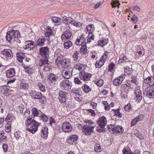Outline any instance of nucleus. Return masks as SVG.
Segmentation results:
<instances>
[{
    "label": "nucleus",
    "mask_w": 154,
    "mask_h": 154,
    "mask_svg": "<svg viewBox=\"0 0 154 154\" xmlns=\"http://www.w3.org/2000/svg\"><path fill=\"white\" fill-rule=\"evenodd\" d=\"M32 117L29 116L25 122V124L27 128L26 129L27 131H29L32 134L35 133L38 130L39 123L32 119Z\"/></svg>",
    "instance_id": "obj_1"
},
{
    "label": "nucleus",
    "mask_w": 154,
    "mask_h": 154,
    "mask_svg": "<svg viewBox=\"0 0 154 154\" xmlns=\"http://www.w3.org/2000/svg\"><path fill=\"white\" fill-rule=\"evenodd\" d=\"M107 119L105 117L102 116L100 117L97 121L98 125L97 127V131L99 132H102L106 131L105 128L107 125Z\"/></svg>",
    "instance_id": "obj_2"
},
{
    "label": "nucleus",
    "mask_w": 154,
    "mask_h": 154,
    "mask_svg": "<svg viewBox=\"0 0 154 154\" xmlns=\"http://www.w3.org/2000/svg\"><path fill=\"white\" fill-rule=\"evenodd\" d=\"M6 38L7 40L9 42H14L15 41V38L20 37V34L18 30H11L7 32Z\"/></svg>",
    "instance_id": "obj_3"
},
{
    "label": "nucleus",
    "mask_w": 154,
    "mask_h": 154,
    "mask_svg": "<svg viewBox=\"0 0 154 154\" xmlns=\"http://www.w3.org/2000/svg\"><path fill=\"white\" fill-rule=\"evenodd\" d=\"M29 94L34 99H38L40 102L44 104L46 102L45 97L42 95L41 92L35 90H31L29 91Z\"/></svg>",
    "instance_id": "obj_4"
},
{
    "label": "nucleus",
    "mask_w": 154,
    "mask_h": 154,
    "mask_svg": "<svg viewBox=\"0 0 154 154\" xmlns=\"http://www.w3.org/2000/svg\"><path fill=\"white\" fill-rule=\"evenodd\" d=\"M49 57H43L39 59L38 65L40 66H44V70L45 71H49L51 68L48 63Z\"/></svg>",
    "instance_id": "obj_5"
},
{
    "label": "nucleus",
    "mask_w": 154,
    "mask_h": 154,
    "mask_svg": "<svg viewBox=\"0 0 154 154\" xmlns=\"http://www.w3.org/2000/svg\"><path fill=\"white\" fill-rule=\"evenodd\" d=\"M0 56L3 58L8 60L12 57L13 55L11 50L5 49L1 52Z\"/></svg>",
    "instance_id": "obj_6"
},
{
    "label": "nucleus",
    "mask_w": 154,
    "mask_h": 154,
    "mask_svg": "<svg viewBox=\"0 0 154 154\" xmlns=\"http://www.w3.org/2000/svg\"><path fill=\"white\" fill-rule=\"evenodd\" d=\"M60 88L63 89L67 91L70 89L72 86L71 82L65 79L62 81L60 83Z\"/></svg>",
    "instance_id": "obj_7"
},
{
    "label": "nucleus",
    "mask_w": 154,
    "mask_h": 154,
    "mask_svg": "<svg viewBox=\"0 0 154 154\" xmlns=\"http://www.w3.org/2000/svg\"><path fill=\"white\" fill-rule=\"evenodd\" d=\"M39 55L43 57H49V48L47 47L40 48L39 51Z\"/></svg>",
    "instance_id": "obj_8"
},
{
    "label": "nucleus",
    "mask_w": 154,
    "mask_h": 154,
    "mask_svg": "<svg viewBox=\"0 0 154 154\" xmlns=\"http://www.w3.org/2000/svg\"><path fill=\"white\" fill-rule=\"evenodd\" d=\"M144 94L150 98H154V88H152L151 86L146 88L144 90Z\"/></svg>",
    "instance_id": "obj_9"
},
{
    "label": "nucleus",
    "mask_w": 154,
    "mask_h": 154,
    "mask_svg": "<svg viewBox=\"0 0 154 154\" xmlns=\"http://www.w3.org/2000/svg\"><path fill=\"white\" fill-rule=\"evenodd\" d=\"M25 45L23 48L24 49H28V51L33 50L35 46L34 42L32 41L29 40L25 42Z\"/></svg>",
    "instance_id": "obj_10"
},
{
    "label": "nucleus",
    "mask_w": 154,
    "mask_h": 154,
    "mask_svg": "<svg viewBox=\"0 0 154 154\" xmlns=\"http://www.w3.org/2000/svg\"><path fill=\"white\" fill-rule=\"evenodd\" d=\"M94 127L95 126H91L88 125H85L83 127V131L86 135H89L94 131Z\"/></svg>",
    "instance_id": "obj_11"
},
{
    "label": "nucleus",
    "mask_w": 154,
    "mask_h": 154,
    "mask_svg": "<svg viewBox=\"0 0 154 154\" xmlns=\"http://www.w3.org/2000/svg\"><path fill=\"white\" fill-rule=\"evenodd\" d=\"M62 129L64 132H68L72 129V126L70 123L68 122H63L62 125Z\"/></svg>",
    "instance_id": "obj_12"
},
{
    "label": "nucleus",
    "mask_w": 154,
    "mask_h": 154,
    "mask_svg": "<svg viewBox=\"0 0 154 154\" xmlns=\"http://www.w3.org/2000/svg\"><path fill=\"white\" fill-rule=\"evenodd\" d=\"M91 76L92 75L91 74L82 72L79 74V77L81 79L86 81L89 80Z\"/></svg>",
    "instance_id": "obj_13"
},
{
    "label": "nucleus",
    "mask_w": 154,
    "mask_h": 154,
    "mask_svg": "<svg viewBox=\"0 0 154 154\" xmlns=\"http://www.w3.org/2000/svg\"><path fill=\"white\" fill-rule=\"evenodd\" d=\"M125 77V74H122L120 76L115 79L113 81V84L116 86H118L121 85Z\"/></svg>",
    "instance_id": "obj_14"
},
{
    "label": "nucleus",
    "mask_w": 154,
    "mask_h": 154,
    "mask_svg": "<svg viewBox=\"0 0 154 154\" xmlns=\"http://www.w3.org/2000/svg\"><path fill=\"white\" fill-rule=\"evenodd\" d=\"M67 71L64 70L62 72L63 77L66 79H69L72 75V71L73 69L72 67H69Z\"/></svg>",
    "instance_id": "obj_15"
},
{
    "label": "nucleus",
    "mask_w": 154,
    "mask_h": 154,
    "mask_svg": "<svg viewBox=\"0 0 154 154\" xmlns=\"http://www.w3.org/2000/svg\"><path fill=\"white\" fill-rule=\"evenodd\" d=\"M59 50L56 51L55 54V56L57 57L55 60L56 64L58 66H59L60 62L64 59L63 58V56L61 54L59 53Z\"/></svg>",
    "instance_id": "obj_16"
},
{
    "label": "nucleus",
    "mask_w": 154,
    "mask_h": 154,
    "mask_svg": "<svg viewBox=\"0 0 154 154\" xmlns=\"http://www.w3.org/2000/svg\"><path fill=\"white\" fill-rule=\"evenodd\" d=\"M115 128L113 130V134L116 135L121 134L124 131L123 128L120 125L115 127Z\"/></svg>",
    "instance_id": "obj_17"
},
{
    "label": "nucleus",
    "mask_w": 154,
    "mask_h": 154,
    "mask_svg": "<svg viewBox=\"0 0 154 154\" xmlns=\"http://www.w3.org/2000/svg\"><path fill=\"white\" fill-rule=\"evenodd\" d=\"M85 43V37L83 34L79 36L75 42V44L77 45H83Z\"/></svg>",
    "instance_id": "obj_18"
},
{
    "label": "nucleus",
    "mask_w": 154,
    "mask_h": 154,
    "mask_svg": "<svg viewBox=\"0 0 154 154\" xmlns=\"http://www.w3.org/2000/svg\"><path fill=\"white\" fill-rule=\"evenodd\" d=\"M68 94L62 91H60L58 97L59 101L61 103L65 102Z\"/></svg>",
    "instance_id": "obj_19"
},
{
    "label": "nucleus",
    "mask_w": 154,
    "mask_h": 154,
    "mask_svg": "<svg viewBox=\"0 0 154 154\" xmlns=\"http://www.w3.org/2000/svg\"><path fill=\"white\" fill-rule=\"evenodd\" d=\"M69 60L68 59H64L60 62L59 66L60 67L61 66L64 69L69 68V67H70L69 66Z\"/></svg>",
    "instance_id": "obj_20"
},
{
    "label": "nucleus",
    "mask_w": 154,
    "mask_h": 154,
    "mask_svg": "<svg viewBox=\"0 0 154 154\" xmlns=\"http://www.w3.org/2000/svg\"><path fill=\"white\" fill-rule=\"evenodd\" d=\"M6 77L10 78L14 77L15 74V70L14 68H11L6 71Z\"/></svg>",
    "instance_id": "obj_21"
},
{
    "label": "nucleus",
    "mask_w": 154,
    "mask_h": 154,
    "mask_svg": "<svg viewBox=\"0 0 154 154\" xmlns=\"http://www.w3.org/2000/svg\"><path fill=\"white\" fill-rule=\"evenodd\" d=\"M45 41V39L44 36L41 37L38 39L36 41L35 46L37 47V46L41 47L43 46Z\"/></svg>",
    "instance_id": "obj_22"
},
{
    "label": "nucleus",
    "mask_w": 154,
    "mask_h": 154,
    "mask_svg": "<svg viewBox=\"0 0 154 154\" xmlns=\"http://www.w3.org/2000/svg\"><path fill=\"white\" fill-rule=\"evenodd\" d=\"M48 79L51 82L54 83L56 82L58 78V76L53 73H50L48 76Z\"/></svg>",
    "instance_id": "obj_23"
},
{
    "label": "nucleus",
    "mask_w": 154,
    "mask_h": 154,
    "mask_svg": "<svg viewBox=\"0 0 154 154\" xmlns=\"http://www.w3.org/2000/svg\"><path fill=\"white\" fill-rule=\"evenodd\" d=\"M78 138V136L77 135H72L69 136L67 141L69 143L72 144L77 140Z\"/></svg>",
    "instance_id": "obj_24"
},
{
    "label": "nucleus",
    "mask_w": 154,
    "mask_h": 154,
    "mask_svg": "<svg viewBox=\"0 0 154 154\" xmlns=\"http://www.w3.org/2000/svg\"><path fill=\"white\" fill-rule=\"evenodd\" d=\"M144 82L148 84L150 86H152L154 85V79L152 76L148 77L144 80Z\"/></svg>",
    "instance_id": "obj_25"
},
{
    "label": "nucleus",
    "mask_w": 154,
    "mask_h": 154,
    "mask_svg": "<svg viewBox=\"0 0 154 154\" xmlns=\"http://www.w3.org/2000/svg\"><path fill=\"white\" fill-rule=\"evenodd\" d=\"M41 135L42 137H43L44 138L46 139L48 137V128L47 127H44L41 131Z\"/></svg>",
    "instance_id": "obj_26"
},
{
    "label": "nucleus",
    "mask_w": 154,
    "mask_h": 154,
    "mask_svg": "<svg viewBox=\"0 0 154 154\" xmlns=\"http://www.w3.org/2000/svg\"><path fill=\"white\" fill-rule=\"evenodd\" d=\"M108 43V39L107 38H103L102 40L98 42L97 45L103 47Z\"/></svg>",
    "instance_id": "obj_27"
},
{
    "label": "nucleus",
    "mask_w": 154,
    "mask_h": 154,
    "mask_svg": "<svg viewBox=\"0 0 154 154\" xmlns=\"http://www.w3.org/2000/svg\"><path fill=\"white\" fill-rule=\"evenodd\" d=\"M63 23L66 24H69L71 23L72 25V23L73 22V19L72 18L70 17H64L63 18Z\"/></svg>",
    "instance_id": "obj_28"
},
{
    "label": "nucleus",
    "mask_w": 154,
    "mask_h": 154,
    "mask_svg": "<svg viewBox=\"0 0 154 154\" xmlns=\"http://www.w3.org/2000/svg\"><path fill=\"white\" fill-rule=\"evenodd\" d=\"M135 93L136 95V99L138 100H141L142 99V93L140 90L137 89L136 90Z\"/></svg>",
    "instance_id": "obj_29"
},
{
    "label": "nucleus",
    "mask_w": 154,
    "mask_h": 154,
    "mask_svg": "<svg viewBox=\"0 0 154 154\" xmlns=\"http://www.w3.org/2000/svg\"><path fill=\"white\" fill-rule=\"evenodd\" d=\"M17 59L20 62H22L25 57V54L22 52H20L16 54Z\"/></svg>",
    "instance_id": "obj_30"
},
{
    "label": "nucleus",
    "mask_w": 154,
    "mask_h": 154,
    "mask_svg": "<svg viewBox=\"0 0 154 154\" xmlns=\"http://www.w3.org/2000/svg\"><path fill=\"white\" fill-rule=\"evenodd\" d=\"M64 36L65 38L67 39H70L71 37L72 36V33L71 31L67 30L63 32Z\"/></svg>",
    "instance_id": "obj_31"
},
{
    "label": "nucleus",
    "mask_w": 154,
    "mask_h": 154,
    "mask_svg": "<svg viewBox=\"0 0 154 154\" xmlns=\"http://www.w3.org/2000/svg\"><path fill=\"white\" fill-rule=\"evenodd\" d=\"M80 51L81 54H86L87 52L86 45L85 44L83 45H82L81 48H80Z\"/></svg>",
    "instance_id": "obj_32"
},
{
    "label": "nucleus",
    "mask_w": 154,
    "mask_h": 154,
    "mask_svg": "<svg viewBox=\"0 0 154 154\" xmlns=\"http://www.w3.org/2000/svg\"><path fill=\"white\" fill-rule=\"evenodd\" d=\"M94 36L93 34H91V35H88V37H87L88 38L87 40V42H86L85 41V44L86 45L88 44H90L91 42H92L94 40Z\"/></svg>",
    "instance_id": "obj_33"
},
{
    "label": "nucleus",
    "mask_w": 154,
    "mask_h": 154,
    "mask_svg": "<svg viewBox=\"0 0 154 154\" xmlns=\"http://www.w3.org/2000/svg\"><path fill=\"white\" fill-rule=\"evenodd\" d=\"M114 116H118V118H121L122 116V114L119 112V109H112Z\"/></svg>",
    "instance_id": "obj_34"
},
{
    "label": "nucleus",
    "mask_w": 154,
    "mask_h": 154,
    "mask_svg": "<svg viewBox=\"0 0 154 154\" xmlns=\"http://www.w3.org/2000/svg\"><path fill=\"white\" fill-rule=\"evenodd\" d=\"M82 88L83 91L86 93H88L91 90V89L90 87L85 84L83 85Z\"/></svg>",
    "instance_id": "obj_35"
},
{
    "label": "nucleus",
    "mask_w": 154,
    "mask_h": 154,
    "mask_svg": "<svg viewBox=\"0 0 154 154\" xmlns=\"http://www.w3.org/2000/svg\"><path fill=\"white\" fill-rule=\"evenodd\" d=\"M32 113L34 117L37 116L40 111L35 108H33L31 110Z\"/></svg>",
    "instance_id": "obj_36"
},
{
    "label": "nucleus",
    "mask_w": 154,
    "mask_h": 154,
    "mask_svg": "<svg viewBox=\"0 0 154 154\" xmlns=\"http://www.w3.org/2000/svg\"><path fill=\"white\" fill-rule=\"evenodd\" d=\"M11 123L9 121L5 125V130L6 132H9L11 130Z\"/></svg>",
    "instance_id": "obj_37"
},
{
    "label": "nucleus",
    "mask_w": 154,
    "mask_h": 154,
    "mask_svg": "<svg viewBox=\"0 0 154 154\" xmlns=\"http://www.w3.org/2000/svg\"><path fill=\"white\" fill-rule=\"evenodd\" d=\"M64 48L66 49H68L72 46V43L70 41H68L65 42L63 44Z\"/></svg>",
    "instance_id": "obj_38"
},
{
    "label": "nucleus",
    "mask_w": 154,
    "mask_h": 154,
    "mask_svg": "<svg viewBox=\"0 0 154 154\" xmlns=\"http://www.w3.org/2000/svg\"><path fill=\"white\" fill-rule=\"evenodd\" d=\"M105 62L104 60H103L100 59L98 62H97L95 64V66L97 68H100L103 65Z\"/></svg>",
    "instance_id": "obj_39"
},
{
    "label": "nucleus",
    "mask_w": 154,
    "mask_h": 154,
    "mask_svg": "<svg viewBox=\"0 0 154 154\" xmlns=\"http://www.w3.org/2000/svg\"><path fill=\"white\" fill-rule=\"evenodd\" d=\"M83 65L80 63H76L74 65V67L76 69H78L79 71H80L82 69Z\"/></svg>",
    "instance_id": "obj_40"
},
{
    "label": "nucleus",
    "mask_w": 154,
    "mask_h": 154,
    "mask_svg": "<svg viewBox=\"0 0 154 154\" xmlns=\"http://www.w3.org/2000/svg\"><path fill=\"white\" fill-rule=\"evenodd\" d=\"M29 87L28 84L26 83H21L20 85V88L23 90H27Z\"/></svg>",
    "instance_id": "obj_41"
},
{
    "label": "nucleus",
    "mask_w": 154,
    "mask_h": 154,
    "mask_svg": "<svg viewBox=\"0 0 154 154\" xmlns=\"http://www.w3.org/2000/svg\"><path fill=\"white\" fill-rule=\"evenodd\" d=\"M91 26V25H89L85 29V31L87 33V32H88V35H91V34H92L93 33H92V29Z\"/></svg>",
    "instance_id": "obj_42"
},
{
    "label": "nucleus",
    "mask_w": 154,
    "mask_h": 154,
    "mask_svg": "<svg viewBox=\"0 0 154 154\" xmlns=\"http://www.w3.org/2000/svg\"><path fill=\"white\" fill-rule=\"evenodd\" d=\"M94 150L96 152H100L102 151V149L101 148L100 145L98 144H97L95 145Z\"/></svg>",
    "instance_id": "obj_43"
},
{
    "label": "nucleus",
    "mask_w": 154,
    "mask_h": 154,
    "mask_svg": "<svg viewBox=\"0 0 154 154\" xmlns=\"http://www.w3.org/2000/svg\"><path fill=\"white\" fill-rule=\"evenodd\" d=\"M38 86L39 89L43 92H45L46 91V88L45 86L43 85L41 83H38Z\"/></svg>",
    "instance_id": "obj_44"
},
{
    "label": "nucleus",
    "mask_w": 154,
    "mask_h": 154,
    "mask_svg": "<svg viewBox=\"0 0 154 154\" xmlns=\"http://www.w3.org/2000/svg\"><path fill=\"white\" fill-rule=\"evenodd\" d=\"M51 20L55 23H59L61 20V18L58 17H54L51 18Z\"/></svg>",
    "instance_id": "obj_45"
},
{
    "label": "nucleus",
    "mask_w": 154,
    "mask_h": 154,
    "mask_svg": "<svg viewBox=\"0 0 154 154\" xmlns=\"http://www.w3.org/2000/svg\"><path fill=\"white\" fill-rule=\"evenodd\" d=\"M124 109L126 111L130 112L131 111L132 107L130 103H128L127 105L125 106L124 107Z\"/></svg>",
    "instance_id": "obj_46"
},
{
    "label": "nucleus",
    "mask_w": 154,
    "mask_h": 154,
    "mask_svg": "<svg viewBox=\"0 0 154 154\" xmlns=\"http://www.w3.org/2000/svg\"><path fill=\"white\" fill-rule=\"evenodd\" d=\"M122 152L124 154H130L131 151L128 147L125 148L122 150Z\"/></svg>",
    "instance_id": "obj_47"
},
{
    "label": "nucleus",
    "mask_w": 154,
    "mask_h": 154,
    "mask_svg": "<svg viewBox=\"0 0 154 154\" xmlns=\"http://www.w3.org/2000/svg\"><path fill=\"white\" fill-rule=\"evenodd\" d=\"M108 130L110 133L113 134V130L115 128V126L114 125H109L107 126Z\"/></svg>",
    "instance_id": "obj_48"
},
{
    "label": "nucleus",
    "mask_w": 154,
    "mask_h": 154,
    "mask_svg": "<svg viewBox=\"0 0 154 154\" xmlns=\"http://www.w3.org/2000/svg\"><path fill=\"white\" fill-rule=\"evenodd\" d=\"M79 54L78 51H75L72 55V58L74 59V60L77 61L78 60V55Z\"/></svg>",
    "instance_id": "obj_49"
},
{
    "label": "nucleus",
    "mask_w": 154,
    "mask_h": 154,
    "mask_svg": "<svg viewBox=\"0 0 154 154\" xmlns=\"http://www.w3.org/2000/svg\"><path fill=\"white\" fill-rule=\"evenodd\" d=\"M72 25L77 27H80L82 25L81 23L73 21L72 23Z\"/></svg>",
    "instance_id": "obj_50"
},
{
    "label": "nucleus",
    "mask_w": 154,
    "mask_h": 154,
    "mask_svg": "<svg viewBox=\"0 0 154 154\" xmlns=\"http://www.w3.org/2000/svg\"><path fill=\"white\" fill-rule=\"evenodd\" d=\"M126 57L124 56V54H122L120 57V59L119 60V62L122 63V60H124V61H126Z\"/></svg>",
    "instance_id": "obj_51"
},
{
    "label": "nucleus",
    "mask_w": 154,
    "mask_h": 154,
    "mask_svg": "<svg viewBox=\"0 0 154 154\" xmlns=\"http://www.w3.org/2000/svg\"><path fill=\"white\" fill-rule=\"evenodd\" d=\"M131 82L133 83H134L135 85V86H136L138 85L137 81L136 79V78L135 77H131Z\"/></svg>",
    "instance_id": "obj_52"
},
{
    "label": "nucleus",
    "mask_w": 154,
    "mask_h": 154,
    "mask_svg": "<svg viewBox=\"0 0 154 154\" xmlns=\"http://www.w3.org/2000/svg\"><path fill=\"white\" fill-rule=\"evenodd\" d=\"M120 5V4L117 2L114 1L111 3V5L112 6L113 8L118 6L119 8Z\"/></svg>",
    "instance_id": "obj_53"
},
{
    "label": "nucleus",
    "mask_w": 154,
    "mask_h": 154,
    "mask_svg": "<svg viewBox=\"0 0 154 154\" xmlns=\"http://www.w3.org/2000/svg\"><path fill=\"white\" fill-rule=\"evenodd\" d=\"M41 118L44 122H46L47 121L48 117L46 115L42 114L41 115Z\"/></svg>",
    "instance_id": "obj_54"
},
{
    "label": "nucleus",
    "mask_w": 154,
    "mask_h": 154,
    "mask_svg": "<svg viewBox=\"0 0 154 154\" xmlns=\"http://www.w3.org/2000/svg\"><path fill=\"white\" fill-rule=\"evenodd\" d=\"M124 69L125 72L128 74H129L132 71L131 68L127 66L125 67Z\"/></svg>",
    "instance_id": "obj_55"
},
{
    "label": "nucleus",
    "mask_w": 154,
    "mask_h": 154,
    "mask_svg": "<svg viewBox=\"0 0 154 154\" xmlns=\"http://www.w3.org/2000/svg\"><path fill=\"white\" fill-rule=\"evenodd\" d=\"M96 84L98 86L100 87L103 85V81L102 79H100L97 82Z\"/></svg>",
    "instance_id": "obj_56"
},
{
    "label": "nucleus",
    "mask_w": 154,
    "mask_h": 154,
    "mask_svg": "<svg viewBox=\"0 0 154 154\" xmlns=\"http://www.w3.org/2000/svg\"><path fill=\"white\" fill-rule=\"evenodd\" d=\"M131 20L133 21V23L134 24H136L138 21L137 17L135 16V15L133 16L131 18Z\"/></svg>",
    "instance_id": "obj_57"
},
{
    "label": "nucleus",
    "mask_w": 154,
    "mask_h": 154,
    "mask_svg": "<svg viewBox=\"0 0 154 154\" xmlns=\"http://www.w3.org/2000/svg\"><path fill=\"white\" fill-rule=\"evenodd\" d=\"M12 116H11V115H8L7 116L6 118L5 119V121H6L7 122L8 121H9L10 122L12 121Z\"/></svg>",
    "instance_id": "obj_58"
},
{
    "label": "nucleus",
    "mask_w": 154,
    "mask_h": 154,
    "mask_svg": "<svg viewBox=\"0 0 154 154\" xmlns=\"http://www.w3.org/2000/svg\"><path fill=\"white\" fill-rule=\"evenodd\" d=\"M138 122L137 119L135 118L133 119L131 122V126H135L137 123Z\"/></svg>",
    "instance_id": "obj_59"
},
{
    "label": "nucleus",
    "mask_w": 154,
    "mask_h": 154,
    "mask_svg": "<svg viewBox=\"0 0 154 154\" xmlns=\"http://www.w3.org/2000/svg\"><path fill=\"white\" fill-rule=\"evenodd\" d=\"M26 69L25 70V71L28 73L29 75H31L32 73V69L31 68H29L28 66L27 67V68H26Z\"/></svg>",
    "instance_id": "obj_60"
},
{
    "label": "nucleus",
    "mask_w": 154,
    "mask_h": 154,
    "mask_svg": "<svg viewBox=\"0 0 154 154\" xmlns=\"http://www.w3.org/2000/svg\"><path fill=\"white\" fill-rule=\"evenodd\" d=\"M115 66V64L113 63H110L109 66V68L108 69L109 71H110L112 70L114 68Z\"/></svg>",
    "instance_id": "obj_61"
},
{
    "label": "nucleus",
    "mask_w": 154,
    "mask_h": 154,
    "mask_svg": "<svg viewBox=\"0 0 154 154\" xmlns=\"http://www.w3.org/2000/svg\"><path fill=\"white\" fill-rule=\"evenodd\" d=\"M74 80V82L76 84L80 85L82 84V82L78 78H75Z\"/></svg>",
    "instance_id": "obj_62"
},
{
    "label": "nucleus",
    "mask_w": 154,
    "mask_h": 154,
    "mask_svg": "<svg viewBox=\"0 0 154 154\" xmlns=\"http://www.w3.org/2000/svg\"><path fill=\"white\" fill-rule=\"evenodd\" d=\"M144 116L143 115H139L137 117H135L138 122L142 120Z\"/></svg>",
    "instance_id": "obj_63"
},
{
    "label": "nucleus",
    "mask_w": 154,
    "mask_h": 154,
    "mask_svg": "<svg viewBox=\"0 0 154 154\" xmlns=\"http://www.w3.org/2000/svg\"><path fill=\"white\" fill-rule=\"evenodd\" d=\"M8 147V145L6 144H3L2 146V148L5 152H7Z\"/></svg>",
    "instance_id": "obj_64"
}]
</instances>
